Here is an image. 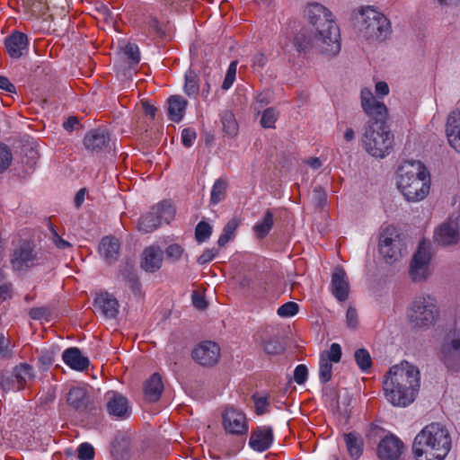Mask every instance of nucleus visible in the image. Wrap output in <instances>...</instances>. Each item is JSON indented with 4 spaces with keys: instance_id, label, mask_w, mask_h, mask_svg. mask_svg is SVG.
Wrapping results in <instances>:
<instances>
[{
    "instance_id": "nucleus-1",
    "label": "nucleus",
    "mask_w": 460,
    "mask_h": 460,
    "mask_svg": "<svg viewBox=\"0 0 460 460\" xmlns=\"http://www.w3.org/2000/svg\"><path fill=\"white\" fill-rule=\"evenodd\" d=\"M305 16L314 27V37L305 29L297 31L292 41L296 50L306 53L314 49L323 55H337L341 50V35L332 12L319 3H312L306 6Z\"/></svg>"
},
{
    "instance_id": "nucleus-2",
    "label": "nucleus",
    "mask_w": 460,
    "mask_h": 460,
    "mask_svg": "<svg viewBox=\"0 0 460 460\" xmlns=\"http://www.w3.org/2000/svg\"><path fill=\"white\" fill-rule=\"evenodd\" d=\"M420 371L407 361L390 367L383 382L385 396L394 406L406 407L416 398Z\"/></svg>"
},
{
    "instance_id": "nucleus-3",
    "label": "nucleus",
    "mask_w": 460,
    "mask_h": 460,
    "mask_svg": "<svg viewBox=\"0 0 460 460\" xmlns=\"http://www.w3.org/2000/svg\"><path fill=\"white\" fill-rule=\"evenodd\" d=\"M447 429L440 423H430L415 437L412 452L417 460H443L451 449Z\"/></svg>"
},
{
    "instance_id": "nucleus-4",
    "label": "nucleus",
    "mask_w": 460,
    "mask_h": 460,
    "mask_svg": "<svg viewBox=\"0 0 460 460\" xmlns=\"http://www.w3.org/2000/svg\"><path fill=\"white\" fill-rule=\"evenodd\" d=\"M430 177L420 161H405L397 171V187L409 202H418L429 191Z\"/></svg>"
},
{
    "instance_id": "nucleus-5",
    "label": "nucleus",
    "mask_w": 460,
    "mask_h": 460,
    "mask_svg": "<svg viewBox=\"0 0 460 460\" xmlns=\"http://www.w3.org/2000/svg\"><path fill=\"white\" fill-rule=\"evenodd\" d=\"M386 119H368L363 128L362 146L371 156L384 158L393 147L394 137L386 125Z\"/></svg>"
},
{
    "instance_id": "nucleus-6",
    "label": "nucleus",
    "mask_w": 460,
    "mask_h": 460,
    "mask_svg": "<svg viewBox=\"0 0 460 460\" xmlns=\"http://www.w3.org/2000/svg\"><path fill=\"white\" fill-rule=\"evenodd\" d=\"M356 30L359 37L369 42H381L391 33L389 20L380 12L367 6L356 15Z\"/></svg>"
},
{
    "instance_id": "nucleus-7",
    "label": "nucleus",
    "mask_w": 460,
    "mask_h": 460,
    "mask_svg": "<svg viewBox=\"0 0 460 460\" xmlns=\"http://www.w3.org/2000/svg\"><path fill=\"white\" fill-rule=\"evenodd\" d=\"M406 314L414 329L424 330L435 324L439 316V308L434 296L420 295L411 302Z\"/></svg>"
},
{
    "instance_id": "nucleus-8",
    "label": "nucleus",
    "mask_w": 460,
    "mask_h": 460,
    "mask_svg": "<svg viewBox=\"0 0 460 460\" xmlns=\"http://www.w3.org/2000/svg\"><path fill=\"white\" fill-rule=\"evenodd\" d=\"M175 210L170 202L164 200L151 208L138 221V230L143 233L155 231L163 222L169 224L173 218Z\"/></svg>"
},
{
    "instance_id": "nucleus-9",
    "label": "nucleus",
    "mask_w": 460,
    "mask_h": 460,
    "mask_svg": "<svg viewBox=\"0 0 460 460\" xmlns=\"http://www.w3.org/2000/svg\"><path fill=\"white\" fill-rule=\"evenodd\" d=\"M378 251L388 263L396 261L401 257L402 244L395 227L387 226L382 231L379 236Z\"/></svg>"
},
{
    "instance_id": "nucleus-10",
    "label": "nucleus",
    "mask_w": 460,
    "mask_h": 460,
    "mask_svg": "<svg viewBox=\"0 0 460 460\" xmlns=\"http://www.w3.org/2000/svg\"><path fill=\"white\" fill-rule=\"evenodd\" d=\"M430 259L429 247L425 242H420L410 266V277L414 282H421L429 278Z\"/></svg>"
},
{
    "instance_id": "nucleus-11",
    "label": "nucleus",
    "mask_w": 460,
    "mask_h": 460,
    "mask_svg": "<svg viewBox=\"0 0 460 460\" xmlns=\"http://www.w3.org/2000/svg\"><path fill=\"white\" fill-rule=\"evenodd\" d=\"M38 252L30 243L23 242L13 251L11 264L14 270H27L38 265Z\"/></svg>"
},
{
    "instance_id": "nucleus-12",
    "label": "nucleus",
    "mask_w": 460,
    "mask_h": 460,
    "mask_svg": "<svg viewBox=\"0 0 460 460\" xmlns=\"http://www.w3.org/2000/svg\"><path fill=\"white\" fill-rule=\"evenodd\" d=\"M107 412L119 420H126L131 414L128 400L122 394L109 391L105 394Z\"/></svg>"
},
{
    "instance_id": "nucleus-13",
    "label": "nucleus",
    "mask_w": 460,
    "mask_h": 460,
    "mask_svg": "<svg viewBox=\"0 0 460 460\" xmlns=\"http://www.w3.org/2000/svg\"><path fill=\"white\" fill-rule=\"evenodd\" d=\"M220 357V348L213 341H204L199 344L192 351L195 361L204 367L215 366Z\"/></svg>"
},
{
    "instance_id": "nucleus-14",
    "label": "nucleus",
    "mask_w": 460,
    "mask_h": 460,
    "mask_svg": "<svg viewBox=\"0 0 460 460\" xmlns=\"http://www.w3.org/2000/svg\"><path fill=\"white\" fill-rule=\"evenodd\" d=\"M223 425L226 431L229 434L244 436L248 431L245 415L235 409L226 410L223 414Z\"/></svg>"
},
{
    "instance_id": "nucleus-15",
    "label": "nucleus",
    "mask_w": 460,
    "mask_h": 460,
    "mask_svg": "<svg viewBox=\"0 0 460 460\" xmlns=\"http://www.w3.org/2000/svg\"><path fill=\"white\" fill-rule=\"evenodd\" d=\"M85 148L93 153L109 152L111 150V139L110 134L102 128L89 131L84 138Z\"/></svg>"
},
{
    "instance_id": "nucleus-16",
    "label": "nucleus",
    "mask_w": 460,
    "mask_h": 460,
    "mask_svg": "<svg viewBox=\"0 0 460 460\" xmlns=\"http://www.w3.org/2000/svg\"><path fill=\"white\" fill-rule=\"evenodd\" d=\"M360 100L361 107L369 119L388 117L386 106L376 100L369 88L364 87L361 89Z\"/></svg>"
},
{
    "instance_id": "nucleus-17",
    "label": "nucleus",
    "mask_w": 460,
    "mask_h": 460,
    "mask_svg": "<svg viewBox=\"0 0 460 460\" xmlns=\"http://www.w3.org/2000/svg\"><path fill=\"white\" fill-rule=\"evenodd\" d=\"M274 441L273 429L270 426H258L252 429L249 446L257 452L268 450Z\"/></svg>"
},
{
    "instance_id": "nucleus-18",
    "label": "nucleus",
    "mask_w": 460,
    "mask_h": 460,
    "mask_svg": "<svg viewBox=\"0 0 460 460\" xmlns=\"http://www.w3.org/2000/svg\"><path fill=\"white\" fill-rule=\"evenodd\" d=\"M402 449V442L395 436L390 435L379 442L377 455L381 460H399Z\"/></svg>"
},
{
    "instance_id": "nucleus-19",
    "label": "nucleus",
    "mask_w": 460,
    "mask_h": 460,
    "mask_svg": "<svg viewBox=\"0 0 460 460\" xmlns=\"http://www.w3.org/2000/svg\"><path fill=\"white\" fill-rule=\"evenodd\" d=\"M434 240L443 246L456 244L459 240L458 224L454 220L444 222L436 229Z\"/></svg>"
},
{
    "instance_id": "nucleus-20",
    "label": "nucleus",
    "mask_w": 460,
    "mask_h": 460,
    "mask_svg": "<svg viewBox=\"0 0 460 460\" xmlns=\"http://www.w3.org/2000/svg\"><path fill=\"white\" fill-rule=\"evenodd\" d=\"M441 359L448 368L460 367V337L449 338L443 343Z\"/></svg>"
},
{
    "instance_id": "nucleus-21",
    "label": "nucleus",
    "mask_w": 460,
    "mask_h": 460,
    "mask_svg": "<svg viewBox=\"0 0 460 460\" xmlns=\"http://www.w3.org/2000/svg\"><path fill=\"white\" fill-rule=\"evenodd\" d=\"M331 290L337 300L342 302L348 299L349 284L347 274L341 267L335 268L332 274Z\"/></svg>"
},
{
    "instance_id": "nucleus-22",
    "label": "nucleus",
    "mask_w": 460,
    "mask_h": 460,
    "mask_svg": "<svg viewBox=\"0 0 460 460\" xmlns=\"http://www.w3.org/2000/svg\"><path fill=\"white\" fill-rule=\"evenodd\" d=\"M29 40L26 34L21 31H13L4 40V46L10 58H20L27 50Z\"/></svg>"
},
{
    "instance_id": "nucleus-23",
    "label": "nucleus",
    "mask_w": 460,
    "mask_h": 460,
    "mask_svg": "<svg viewBox=\"0 0 460 460\" xmlns=\"http://www.w3.org/2000/svg\"><path fill=\"white\" fill-rule=\"evenodd\" d=\"M164 252L159 246L146 247L142 252L141 267L147 272H155L162 267Z\"/></svg>"
},
{
    "instance_id": "nucleus-24",
    "label": "nucleus",
    "mask_w": 460,
    "mask_h": 460,
    "mask_svg": "<svg viewBox=\"0 0 460 460\" xmlns=\"http://www.w3.org/2000/svg\"><path fill=\"white\" fill-rule=\"evenodd\" d=\"M94 306L105 318H115L119 313V302L109 293L98 295L94 298Z\"/></svg>"
},
{
    "instance_id": "nucleus-25",
    "label": "nucleus",
    "mask_w": 460,
    "mask_h": 460,
    "mask_svg": "<svg viewBox=\"0 0 460 460\" xmlns=\"http://www.w3.org/2000/svg\"><path fill=\"white\" fill-rule=\"evenodd\" d=\"M446 131L450 146L460 153V107L448 116Z\"/></svg>"
},
{
    "instance_id": "nucleus-26",
    "label": "nucleus",
    "mask_w": 460,
    "mask_h": 460,
    "mask_svg": "<svg viewBox=\"0 0 460 460\" xmlns=\"http://www.w3.org/2000/svg\"><path fill=\"white\" fill-rule=\"evenodd\" d=\"M62 358L70 368L76 371L85 370L90 364L88 358L83 356L81 350L76 347L65 349Z\"/></svg>"
},
{
    "instance_id": "nucleus-27",
    "label": "nucleus",
    "mask_w": 460,
    "mask_h": 460,
    "mask_svg": "<svg viewBox=\"0 0 460 460\" xmlns=\"http://www.w3.org/2000/svg\"><path fill=\"white\" fill-rule=\"evenodd\" d=\"M119 242L113 236H105L99 245V252L107 263L112 264L117 261L119 252Z\"/></svg>"
},
{
    "instance_id": "nucleus-28",
    "label": "nucleus",
    "mask_w": 460,
    "mask_h": 460,
    "mask_svg": "<svg viewBox=\"0 0 460 460\" xmlns=\"http://www.w3.org/2000/svg\"><path fill=\"white\" fill-rule=\"evenodd\" d=\"M66 401L76 411H84L89 409L90 397L83 387H72L67 394Z\"/></svg>"
},
{
    "instance_id": "nucleus-29",
    "label": "nucleus",
    "mask_w": 460,
    "mask_h": 460,
    "mask_svg": "<svg viewBox=\"0 0 460 460\" xmlns=\"http://www.w3.org/2000/svg\"><path fill=\"white\" fill-rule=\"evenodd\" d=\"M342 437L349 456L354 460L358 459L362 456L364 450V440L362 436L358 432L352 431L344 433Z\"/></svg>"
},
{
    "instance_id": "nucleus-30",
    "label": "nucleus",
    "mask_w": 460,
    "mask_h": 460,
    "mask_svg": "<svg viewBox=\"0 0 460 460\" xmlns=\"http://www.w3.org/2000/svg\"><path fill=\"white\" fill-rule=\"evenodd\" d=\"M164 391V384L159 374H153L145 383L144 392L146 398L150 402H156Z\"/></svg>"
},
{
    "instance_id": "nucleus-31",
    "label": "nucleus",
    "mask_w": 460,
    "mask_h": 460,
    "mask_svg": "<svg viewBox=\"0 0 460 460\" xmlns=\"http://www.w3.org/2000/svg\"><path fill=\"white\" fill-rule=\"evenodd\" d=\"M187 105V101L180 96L173 95L168 100V115L175 122H179L182 117Z\"/></svg>"
},
{
    "instance_id": "nucleus-32",
    "label": "nucleus",
    "mask_w": 460,
    "mask_h": 460,
    "mask_svg": "<svg viewBox=\"0 0 460 460\" xmlns=\"http://www.w3.org/2000/svg\"><path fill=\"white\" fill-rule=\"evenodd\" d=\"M13 374L17 383V390L24 389L27 383L35 376L32 367L27 363L16 366L13 368Z\"/></svg>"
},
{
    "instance_id": "nucleus-33",
    "label": "nucleus",
    "mask_w": 460,
    "mask_h": 460,
    "mask_svg": "<svg viewBox=\"0 0 460 460\" xmlns=\"http://www.w3.org/2000/svg\"><path fill=\"white\" fill-rule=\"evenodd\" d=\"M274 223V215L270 209H267L264 213V216L261 221L258 222L253 226V231L255 232L258 238H264L271 230Z\"/></svg>"
},
{
    "instance_id": "nucleus-34",
    "label": "nucleus",
    "mask_w": 460,
    "mask_h": 460,
    "mask_svg": "<svg viewBox=\"0 0 460 460\" xmlns=\"http://www.w3.org/2000/svg\"><path fill=\"white\" fill-rule=\"evenodd\" d=\"M122 280L129 287L134 294L140 293V282L136 270L129 265H127L121 270Z\"/></svg>"
},
{
    "instance_id": "nucleus-35",
    "label": "nucleus",
    "mask_w": 460,
    "mask_h": 460,
    "mask_svg": "<svg viewBox=\"0 0 460 460\" xmlns=\"http://www.w3.org/2000/svg\"><path fill=\"white\" fill-rule=\"evenodd\" d=\"M199 91V82L198 75L193 70H189L185 74L184 92L190 96H197Z\"/></svg>"
},
{
    "instance_id": "nucleus-36",
    "label": "nucleus",
    "mask_w": 460,
    "mask_h": 460,
    "mask_svg": "<svg viewBox=\"0 0 460 460\" xmlns=\"http://www.w3.org/2000/svg\"><path fill=\"white\" fill-rule=\"evenodd\" d=\"M239 226V220L236 218L230 219L223 228L217 244L220 247L225 246L234 236V233Z\"/></svg>"
},
{
    "instance_id": "nucleus-37",
    "label": "nucleus",
    "mask_w": 460,
    "mask_h": 460,
    "mask_svg": "<svg viewBox=\"0 0 460 460\" xmlns=\"http://www.w3.org/2000/svg\"><path fill=\"white\" fill-rule=\"evenodd\" d=\"M221 121L223 125V129L229 137H234L238 133V123L235 119L234 115L229 111H226L223 112L221 117Z\"/></svg>"
},
{
    "instance_id": "nucleus-38",
    "label": "nucleus",
    "mask_w": 460,
    "mask_h": 460,
    "mask_svg": "<svg viewBox=\"0 0 460 460\" xmlns=\"http://www.w3.org/2000/svg\"><path fill=\"white\" fill-rule=\"evenodd\" d=\"M261 345L268 355H278L284 350V347L276 336L270 337L268 340L261 338Z\"/></svg>"
},
{
    "instance_id": "nucleus-39",
    "label": "nucleus",
    "mask_w": 460,
    "mask_h": 460,
    "mask_svg": "<svg viewBox=\"0 0 460 460\" xmlns=\"http://www.w3.org/2000/svg\"><path fill=\"white\" fill-rule=\"evenodd\" d=\"M226 189L227 182L225 180L217 179L212 187L210 202L217 204L222 201L226 197Z\"/></svg>"
},
{
    "instance_id": "nucleus-40",
    "label": "nucleus",
    "mask_w": 460,
    "mask_h": 460,
    "mask_svg": "<svg viewBox=\"0 0 460 460\" xmlns=\"http://www.w3.org/2000/svg\"><path fill=\"white\" fill-rule=\"evenodd\" d=\"M13 153L11 148L0 142V174L4 173L12 164Z\"/></svg>"
},
{
    "instance_id": "nucleus-41",
    "label": "nucleus",
    "mask_w": 460,
    "mask_h": 460,
    "mask_svg": "<svg viewBox=\"0 0 460 460\" xmlns=\"http://www.w3.org/2000/svg\"><path fill=\"white\" fill-rule=\"evenodd\" d=\"M312 201L317 209L323 210L327 201V191L321 185H316L312 190Z\"/></svg>"
},
{
    "instance_id": "nucleus-42",
    "label": "nucleus",
    "mask_w": 460,
    "mask_h": 460,
    "mask_svg": "<svg viewBox=\"0 0 460 460\" xmlns=\"http://www.w3.org/2000/svg\"><path fill=\"white\" fill-rule=\"evenodd\" d=\"M355 360L358 367L362 371H367L371 367L372 360L370 354L365 349H358L354 354Z\"/></svg>"
},
{
    "instance_id": "nucleus-43",
    "label": "nucleus",
    "mask_w": 460,
    "mask_h": 460,
    "mask_svg": "<svg viewBox=\"0 0 460 460\" xmlns=\"http://www.w3.org/2000/svg\"><path fill=\"white\" fill-rule=\"evenodd\" d=\"M184 252V248L181 245L178 243H172L166 247L164 254H165L167 261L171 262H177L182 258Z\"/></svg>"
},
{
    "instance_id": "nucleus-44",
    "label": "nucleus",
    "mask_w": 460,
    "mask_h": 460,
    "mask_svg": "<svg viewBox=\"0 0 460 460\" xmlns=\"http://www.w3.org/2000/svg\"><path fill=\"white\" fill-rule=\"evenodd\" d=\"M332 365L325 358L324 354H321L320 358V367H319V377L322 383H327L332 378Z\"/></svg>"
},
{
    "instance_id": "nucleus-45",
    "label": "nucleus",
    "mask_w": 460,
    "mask_h": 460,
    "mask_svg": "<svg viewBox=\"0 0 460 460\" xmlns=\"http://www.w3.org/2000/svg\"><path fill=\"white\" fill-rule=\"evenodd\" d=\"M211 234L212 227L205 221H200L195 228V238L198 243L205 242L210 237Z\"/></svg>"
},
{
    "instance_id": "nucleus-46",
    "label": "nucleus",
    "mask_w": 460,
    "mask_h": 460,
    "mask_svg": "<svg viewBox=\"0 0 460 460\" xmlns=\"http://www.w3.org/2000/svg\"><path fill=\"white\" fill-rule=\"evenodd\" d=\"M123 53L130 65H137L140 61V52L138 47L134 43H128Z\"/></svg>"
},
{
    "instance_id": "nucleus-47",
    "label": "nucleus",
    "mask_w": 460,
    "mask_h": 460,
    "mask_svg": "<svg viewBox=\"0 0 460 460\" xmlns=\"http://www.w3.org/2000/svg\"><path fill=\"white\" fill-rule=\"evenodd\" d=\"M278 111L274 108H267L263 112L261 119V125L265 128H274V124L278 118Z\"/></svg>"
},
{
    "instance_id": "nucleus-48",
    "label": "nucleus",
    "mask_w": 460,
    "mask_h": 460,
    "mask_svg": "<svg viewBox=\"0 0 460 460\" xmlns=\"http://www.w3.org/2000/svg\"><path fill=\"white\" fill-rule=\"evenodd\" d=\"M236 69H237V61L236 60L232 61L228 66L226 75L224 82L222 84V89L228 90L233 85V84L235 80Z\"/></svg>"
},
{
    "instance_id": "nucleus-49",
    "label": "nucleus",
    "mask_w": 460,
    "mask_h": 460,
    "mask_svg": "<svg viewBox=\"0 0 460 460\" xmlns=\"http://www.w3.org/2000/svg\"><path fill=\"white\" fill-rule=\"evenodd\" d=\"M298 309L296 303L289 301L279 306L277 313L281 317H291L297 314Z\"/></svg>"
},
{
    "instance_id": "nucleus-50",
    "label": "nucleus",
    "mask_w": 460,
    "mask_h": 460,
    "mask_svg": "<svg viewBox=\"0 0 460 460\" xmlns=\"http://www.w3.org/2000/svg\"><path fill=\"white\" fill-rule=\"evenodd\" d=\"M77 458L79 460H93L94 448L89 443H82L77 448Z\"/></svg>"
},
{
    "instance_id": "nucleus-51",
    "label": "nucleus",
    "mask_w": 460,
    "mask_h": 460,
    "mask_svg": "<svg viewBox=\"0 0 460 460\" xmlns=\"http://www.w3.org/2000/svg\"><path fill=\"white\" fill-rule=\"evenodd\" d=\"M252 398L254 401L255 411L258 415H262L268 411V406L270 405L268 396L254 394Z\"/></svg>"
},
{
    "instance_id": "nucleus-52",
    "label": "nucleus",
    "mask_w": 460,
    "mask_h": 460,
    "mask_svg": "<svg viewBox=\"0 0 460 460\" xmlns=\"http://www.w3.org/2000/svg\"><path fill=\"white\" fill-rule=\"evenodd\" d=\"M0 387L4 392L17 390V383L13 374L6 376L4 373H0Z\"/></svg>"
},
{
    "instance_id": "nucleus-53",
    "label": "nucleus",
    "mask_w": 460,
    "mask_h": 460,
    "mask_svg": "<svg viewBox=\"0 0 460 460\" xmlns=\"http://www.w3.org/2000/svg\"><path fill=\"white\" fill-rule=\"evenodd\" d=\"M322 354L325 355L329 362H339L341 358V348L338 343H332L329 351H324Z\"/></svg>"
},
{
    "instance_id": "nucleus-54",
    "label": "nucleus",
    "mask_w": 460,
    "mask_h": 460,
    "mask_svg": "<svg viewBox=\"0 0 460 460\" xmlns=\"http://www.w3.org/2000/svg\"><path fill=\"white\" fill-rule=\"evenodd\" d=\"M308 370L305 365L300 364L294 370V380L296 384L302 385L306 381Z\"/></svg>"
},
{
    "instance_id": "nucleus-55",
    "label": "nucleus",
    "mask_w": 460,
    "mask_h": 460,
    "mask_svg": "<svg viewBox=\"0 0 460 460\" xmlns=\"http://www.w3.org/2000/svg\"><path fill=\"white\" fill-rule=\"evenodd\" d=\"M196 137L197 134L194 129L187 128L181 131V141L186 147L191 146Z\"/></svg>"
},
{
    "instance_id": "nucleus-56",
    "label": "nucleus",
    "mask_w": 460,
    "mask_h": 460,
    "mask_svg": "<svg viewBox=\"0 0 460 460\" xmlns=\"http://www.w3.org/2000/svg\"><path fill=\"white\" fill-rule=\"evenodd\" d=\"M54 361V353L50 350H41L39 356V362L42 365V367L47 369L49 368Z\"/></svg>"
},
{
    "instance_id": "nucleus-57",
    "label": "nucleus",
    "mask_w": 460,
    "mask_h": 460,
    "mask_svg": "<svg viewBox=\"0 0 460 460\" xmlns=\"http://www.w3.org/2000/svg\"><path fill=\"white\" fill-rule=\"evenodd\" d=\"M217 249H206L202 254L198 258L197 261L199 264H207L210 262L217 254Z\"/></svg>"
},
{
    "instance_id": "nucleus-58",
    "label": "nucleus",
    "mask_w": 460,
    "mask_h": 460,
    "mask_svg": "<svg viewBox=\"0 0 460 460\" xmlns=\"http://www.w3.org/2000/svg\"><path fill=\"white\" fill-rule=\"evenodd\" d=\"M8 341H6L4 334H0V356L3 358H10L13 356V351L8 348Z\"/></svg>"
},
{
    "instance_id": "nucleus-59",
    "label": "nucleus",
    "mask_w": 460,
    "mask_h": 460,
    "mask_svg": "<svg viewBox=\"0 0 460 460\" xmlns=\"http://www.w3.org/2000/svg\"><path fill=\"white\" fill-rule=\"evenodd\" d=\"M347 325L355 328L358 324V313L354 307L349 306L346 313Z\"/></svg>"
},
{
    "instance_id": "nucleus-60",
    "label": "nucleus",
    "mask_w": 460,
    "mask_h": 460,
    "mask_svg": "<svg viewBox=\"0 0 460 460\" xmlns=\"http://www.w3.org/2000/svg\"><path fill=\"white\" fill-rule=\"evenodd\" d=\"M192 303L196 308L200 309V310L205 309L208 305V303L205 300V297L198 292H194L192 294Z\"/></svg>"
},
{
    "instance_id": "nucleus-61",
    "label": "nucleus",
    "mask_w": 460,
    "mask_h": 460,
    "mask_svg": "<svg viewBox=\"0 0 460 460\" xmlns=\"http://www.w3.org/2000/svg\"><path fill=\"white\" fill-rule=\"evenodd\" d=\"M0 89L4 90L10 93H16V87L10 80L4 75H0Z\"/></svg>"
},
{
    "instance_id": "nucleus-62",
    "label": "nucleus",
    "mask_w": 460,
    "mask_h": 460,
    "mask_svg": "<svg viewBox=\"0 0 460 460\" xmlns=\"http://www.w3.org/2000/svg\"><path fill=\"white\" fill-rule=\"evenodd\" d=\"M51 231L52 241L58 248L64 250L71 246V244L67 241L62 239L54 229H51Z\"/></svg>"
},
{
    "instance_id": "nucleus-63",
    "label": "nucleus",
    "mask_w": 460,
    "mask_h": 460,
    "mask_svg": "<svg viewBox=\"0 0 460 460\" xmlns=\"http://www.w3.org/2000/svg\"><path fill=\"white\" fill-rule=\"evenodd\" d=\"M48 313L46 307H33L30 310L29 315L33 320L42 319Z\"/></svg>"
},
{
    "instance_id": "nucleus-64",
    "label": "nucleus",
    "mask_w": 460,
    "mask_h": 460,
    "mask_svg": "<svg viewBox=\"0 0 460 460\" xmlns=\"http://www.w3.org/2000/svg\"><path fill=\"white\" fill-rule=\"evenodd\" d=\"M149 28L155 32L159 37L163 38L165 35V32L160 24L159 21L156 18H152L149 21Z\"/></svg>"
}]
</instances>
